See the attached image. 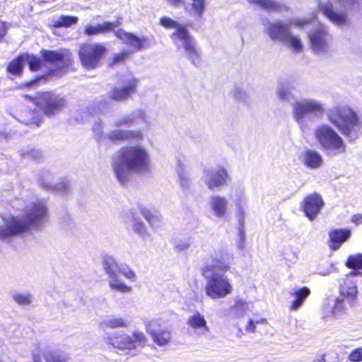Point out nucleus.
Segmentation results:
<instances>
[{
  "instance_id": "obj_9",
  "label": "nucleus",
  "mask_w": 362,
  "mask_h": 362,
  "mask_svg": "<svg viewBox=\"0 0 362 362\" xmlns=\"http://www.w3.org/2000/svg\"><path fill=\"white\" fill-rule=\"evenodd\" d=\"M106 51V47L100 43H83L81 45L78 56L81 65L86 69H95Z\"/></svg>"
},
{
  "instance_id": "obj_20",
  "label": "nucleus",
  "mask_w": 362,
  "mask_h": 362,
  "mask_svg": "<svg viewBox=\"0 0 362 362\" xmlns=\"http://www.w3.org/2000/svg\"><path fill=\"white\" fill-rule=\"evenodd\" d=\"M132 124L141 126L143 129H148L150 124L149 117L144 110H136L117 119L114 122V125L117 127Z\"/></svg>"
},
{
  "instance_id": "obj_30",
  "label": "nucleus",
  "mask_w": 362,
  "mask_h": 362,
  "mask_svg": "<svg viewBox=\"0 0 362 362\" xmlns=\"http://www.w3.org/2000/svg\"><path fill=\"white\" fill-rule=\"evenodd\" d=\"M126 223L136 234L143 239L150 238L151 234L148 231L144 222L134 214L131 215L126 220Z\"/></svg>"
},
{
  "instance_id": "obj_48",
  "label": "nucleus",
  "mask_w": 362,
  "mask_h": 362,
  "mask_svg": "<svg viewBox=\"0 0 362 362\" xmlns=\"http://www.w3.org/2000/svg\"><path fill=\"white\" fill-rule=\"evenodd\" d=\"M23 158H30L31 160H38L42 158V153L34 148L23 150L21 153Z\"/></svg>"
},
{
  "instance_id": "obj_53",
  "label": "nucleus",
  "mask_w": 362,
  "mask_h": 362,
  "mask_svg": "<svg viewBox=\"0 0 362 362\" xmlns=\"http://www.w3.org/2000/svg\"><path fill=\"white\" fill-rule=\"evenodd\" d=\"M45 188L47 189H55L58 192H63L67 190L69 186L67 182H62L59 184L55 185L54 186H52V185H45L43 184Z\"/></svg>"
},
{
  "instance_id": "obj_10",
  "label": "nucleus",
  "mask_w": 362,
  "mask_h": 362,
  "mask_svg": "<svg viewBox=\"0 0 362 362\" xmlns=\"http://www.w3.org/2000/svg\"><path fill=\"white\" fill-rule=\"evenodd\" d=\"M325 112L322 103L313 99H302L296 101L292 106V113L295 121L303 124L308 115H321Z\"/></svg>"
},
{
  "instance_id": "obj_58",
  "label": "nucleus",
  "mask_w": 362,
  "mask_h": 362,
  "mask_svg": "<svg viewBox=\"0 0 362 362\" xmlns=\"http://www.w3.org/2000/svg\"><path fill=\"white\" fill-rule=\"evenodd\" d=\"M6 33V28L5 23L0 21V40L4 37Z\"/></svg>"
},
{
  "instance_id": "obj_23",
  "label": "nucleus",
  "mask_w": 362,
  "mask_h": 362,
  "mask_svg": "<svg viewBox=\"0 0 362 362\" xmlns=\"http://www.w3.org/2000/svg\"><path fill=\"white\" fill-rule=\"evenodd\" d=\"M324 202L320 195L314 193L305 197L303 202V209L305 216L310 221H313L320 212Z\"/></svg>"
},
{
  "instance_id": "obj_13",
  "label": "nucleus",
  "mask_w": 362,
  "mask_h": 362,
  "mask_svg": "<svg viewBox=\"0 0 362 362\" xmlns=\"http://www.w3.org/2000/svg\"><path fill=\"white\" fill-rule=\"evenodd\" d=\"M145 328L152 341L158 346H166L171 340V332L168 322L161 318L153 319L145 322Z\"/></svg>"
},
{
  "instance_id": "obj_12",
  "label": "nucleus",
  "mask_w": 362,
  "mask_h": 362,
  "mask_svg": "<svg viewBox=\"0 0 362 362\" xmlns=\"http://www.w3.org/2000/svg\"><path fill=\"white\" fill-rule=\"evenodd\" d=\"M36 104L48 117L59 113L66 106V100L64 96L53 92H45L39 94Z\"/></svg>"
},
{
  "instance_id": "obj_26",
  "label": "nucleus",
  "mask_w": 362,
  "mask_h": 362,
  "mask_svg": "<svg viewBox=\"0 0 362 362\" xmlns=\"http://www.w3.org/2000/svg\"><path fill=\"white\" fill-rule=\"evenodd\" d=\"M234 262V256L232 252L228 250H221L218 255L213 259L212 264H208L206 266H213L214 271L225 274L230 271L231 265Z\"/></svg>"
},
{
  "instance_id": "obj_1",
  "label": "nucleus",
  "mask_w": 362,
  "mask_h": 362,
  "mask_svg": "<svg viewBox=\"0 0 362 362\" xmlns=\"http://www.w3.org/2000/svg\"><path fill=\"white\" fill-rule=\"evenodd\" d=\"M48 220V211L44 202L32 204L24 216L3 217L0 225V240L9 242L13 238L23 236L32 230L40 229Z\"/></svg>"
},
{
  "instance_id": "obj_32",
  "label": "nucleus",
  "mask_w": 362,
  "mask_h": 362,
  "mask_svg": "<svg viewBox=\"0 0 362 362\" xmlns=\"http://www.w3.org/2000/svg\"><path fill=\"white\" fill-rule=\"evenodd\" d=\"M351 232L349 229H335L329 233L330 240V247L332 250H337L343 243L351 236Z\"/></svg>"
},
{
  "instance_id": "obj_6",
  "label": "nucleus",
  "mask_w": 362,
  "mask_h": 362,
  "mask_svg": "<svg viewBox=\"0 0 362 362\" xmlns=\"http://www.w3.org/2000/svg\"><path fill=\"white\" fill-rule=\"evenodd\" d=\"M314 137L320 148L329 156L346 152V145L340 135L328 124L320 125L314 131Z\"/></svg>"
},
{
  "instance_id": "obj_16",
  "label": "nucleus",
  "mask_w": 362,
  "mask_h": 362,
  "mask_svg": "<svg viewBox=\"0 0 362 362\" xmlns=\"http://www.w3.org/2000/svg\"><path fill=\"white\" fill-rule=\"evenodd\" d=\"M310 48L317 54H325L329 51L331 36L327 28L319 23L308 33Z\"/></svg>"
},
{
  "instance_id": "obj_62",
  "label": "nucleus",
  "mask_w": 362,
  "mask_h": 362,
  "mask_svg": "<svg viewBox=\"0 0 362 362\" xmlns=\"http://www.w3.org/2000/svg\"><path fill=\"white\" fill-rule=\"evenodd\" d=\"M255 323L256 325H259V324L266 325V324H267V320L265 318L257 319V320H255Z\"/></svg>"
},
{
  "instance_id": "obj_29",
  "label": "nucleus",
  "mask_w": 362,
  "mask_h": 362,
  "mask_svg": "<svg viewBox=\"0 0 362 362\" xmlns=\"http://www.w3.org/2000/svg\"><path fill=\"white\" fill-rule=\"evenodd\" d=\"M119 25V21L116 22H104L103 23L92 25L87 24L84 27V33L87 36H93L101 34H106L112 31Z\"/></svg>"
},
{
  "instance_id": "obj_54",
  "label": "nucleus",
  "mask_w": 362,
  "mask_h": 362,
  "mask_svg": "<svg viewBox=\"0 0 362 362\" xmlns=\"http://www.w3.org/2000/svg\"><path fill=\"white\" fill-rule=\"evenodd\" d=\"M233 98L239 101H245L247 100L246 92L240 88L234 89L233 93Z\"/></svg>"
},
{
  "instance_id": "obj_5",
  "label": "nucleus",
  "mask_w": 362,
  "mask_h": 362,
  "mask_svg": "<svg viewBox=\"0 0 362 362\" xmlns=\"http://www.w3.org/2000/svg\"><path fill=\"white\" fill-rule=\"evenodd\" d=\"M213 269V266H205L202 271L206 280L205 293L212 300L224 298L233 293V284L225 274Z\"/></svg>"
},
{
  "instance_id": "obj_52",
  "label": "nucleus",
  "mask_w": 362,
  "mask_h": 362,
  "mask_svg": "<svg viewBox=\"0 0 362 362\" xmlns=\"http://www.w3.org/2000/svg\"><path fill=\"white\" fill-rule=\"evenodd\" d=\"M132 52L129 51H122L119 54H115L112 57V64H115L119 62H122L124 61L126 59L129 57L131 54Z\"/></svg>"
},
{
  "instance_id": "obj_45",
  "label": "nucleus",
  "mask_w": 362,
  "mask_h": 362,
  "mask_svg": "<svg viewBox=\"0 0 362 362\" xmlns=\"http://www.w3.org/2000/svg\"><path fill=\"white\" fill-rule=\"evenodd\" d=\"M346 265L350 269L362 270V254L357 253L349 255L347 258Z\"/></svg>"
},
{
  "instance_id": "obj_18",
  "label": "nucleus",
  "mask_w": 362,
  "mask_h": 362,
  "mask_svg": "<svg viewBox=\"0 0 362 362\" xmlns=\"http://www.w3.org/2000/svg\"><path fill=\"white\" fill-rule=\"evenodd\" d=\"M28 64L31 71H37L42 66V61L33 55L28 54L20 55L14 59L8 66V71L14 76H18L22 73L23 67Z\"/></svg>"
},
{
  "instance_id": "obj_50",
  "label": "nucleus",
  "mask_w": 362,
  "mask_h": 362,
  "mask_svg": "<svg viewBox=\"0 0 362 362\" xmlns=\"http://www.w3.org/2000/svg\"><path fill=\"white\" fill-rule=\"evenodd\" d=\"M177 176H178V179H179V183H180V185L182 187V189L183 190L189 189L191 186L192 181L189 176L188 173H185V174H181Z\"/></svg>"
},
{
  "instance_id": "obj_64",
  "label": "nucleus",
  "mask_w": 362,
  "mask_h": 362,
  "mask_svg": "<svg viewBox=\"0 0 362 362\" xmlns=\"http://www.w3.org/2000/svg\"><path fill=\"white\" fill-rule=\"evenodd\" d=\"M40 78H36L35 80H33V81H31L28 83H26V86H30L35 83H36V82L39 80Z\"/></svg>"
},
{
  "instance_id": "obj_35",
  "label": "nucleus",
  "mask_w": 362,
  "mask_h": 362,
  "mask_svg": "<svg viewBox=\"0 0 362 362\" xmlns=\"http://www.w3.org/2000/svg\"><path fill=\"white\" fill-rule=\"evenodd\" d=\"M250 303L242 298H235V303L229 309V314L233 318L243 317L250 310Z\"/></svg>"
},
{
  "instance_id": "obj_61",
  "label": "nucleus",
  "mask_w": 362,
  "mask_h": 362,
  "mask_svg": "<svg viewBox=\"0 0 362 362\" xmlns=\"http://www.w3.org/2000/svg\"><path fill=\"white\" fill-rule=\"evenodd\" d=\"M167 2L174 6H177L183 2V0H167Z\"/></svg>"
},
{
  "instance_id": "obj_37",
  "label": "nucleus",
  "mask_w": 362,
  "mask_h": 362,
  "mask_svg": "<svg viewBox=\"0 0 362 362\" xmlns=\"http://www.w3.org/2000/svg\"><path fill=\"white\" fill-rule=\"evenodd\" d=\"M259 6L267 12L281 13L288 11L287 5L280 0H262Z\"/></svg>"
},
{
  "instance_id": "obj_55",
  "label": "nucleus",
  "mask_w": 362,
  "mask_h": 362,
  "mask_svg": "<svg viewBox=\"0 0 362 362\" xmlns=\"http://www.w3.org/2000/svg\"><path fill=\"white\" fill-rule=\"evenodd\" d=\"M175 170L177 175L188 173L185 168L184 163L180 159H178L176 162Z\"/></svg>"
},
{
  "instance_id": "obj_8",
  "label": "nucleus",
  "mask_w": 362,
  "mask_h": 362,
  "mask_svg": "<svg viewBox=\"0 0 362 362\" xmlns=\"http://www.w3.org/2000/svg\"><path fill=\"white\" fill-rule=\"evenodd\" d=\"M361 1L362 0H335L334 5L330 2L320 4V8L334 24L337 26H345L349 23V19L344 11H338V5L340 8L343 7L344 10H347L355 7L356 4L359 5Z\"/></svg>"
},
{
  "instance_id": "obj_24",
  "label": "nucleus",
  "mask_w": 362,
  "mask_h": 362,
  "mask_svg": "<svg viewBox=\"0 0 362 362\" xmlns=\"http://www.w3.org/2000/svg\"><path fill=\"white\" fill-rule=\"evenodd\" d=\"M107 138L113 142L124 141H142L144 138L141 129H117L110 132Z\"/></svg>"
},
{
  "instance_id": "obj_31",
  "label": "nucleus",
  "mask_w": 362,
  "mask_h": 362,
  "mask_svg": "<svg viewBox=\"0 0 362 362\" xmlns=\"http://www.w3.org/2000/svg\"><path fill=\"white\" fill-rule=\"evenodd\" d=\"M209 204L215 216L223 218L226 214L228 202L225 197L213 195L210 197Z\"/></svg>"
},
{
  "instance_id": "obj_2",
  "label": "nucleus",
  "mask_w": 362,
  "mask_h": 362,
  "mask_svg": "<svg viewBox=\"0 0 362 362\" xmlns=\"http://www.w3.org/2000/svg\"><path fill=\"white\" fill-rule=\"evenodd\" d=\"M112 168L117 180L125 185L130 175L145 174L151 169V158L147 148L141 145L121 149L112 160Z\"/></svg>"
},
{
  "instance_id": "obj_38",
  "label": "nucleus",
  "mask_w": 362,
  "mask_h": 362,
  "mask_svg": "<svg viewBox=\"0 0 362 362\" xmlns=\"http://www.w3.org/2000/svg\"><path fill=\"white\" fill-rule=\"evenodd\" d=\"M291 294L295 297V299L291 303L290 309L296 310L302 306L307 297L310 294V290L308 287L304 286L295 290Z\"/></svg>"
},
{
  "instance_id": "obj_21",
  "label": "nucleus",
  "mask_w": 362,
  "mask_h": 362,
  "mask_svg": "<svg viewBox=\"0 0 362 362\" xmlns=\"http://www.w3.org/2000/svg\"><path fill=\"white\" fill-rule=\"evenodd\" d=\"M176 35L181 40L177 48L182 47L186 52L187 57L194 65L198 66L201 62V57L196 48L195 40L193 37L189 33H186L184 31L179 32Z\"/></svg>"
},
{
  "instance_id": "obj_63",
  "label": "nucleus",
  "mask_w": 362,
  "mask_h": 362,
  "mask_svg": "<svg viewBox=\"0 0 362 362\" xmlns=\"http://www.w3.org/2000/svg\"><path fill=\"white\" fill-rule=\"evenodd\" d=\"M247 1L251 4H256L258 6L259 5V4L262 1V0H247Z\"/></svg>"
},
{
  "instance_id": "obj_51",
  "label": "nucleus",
  "mask_w": 362,
  "mask_h": 362,
  "mask_svg": "<svg viewBox=\"0 0 362 362\" xmlns=\"http://www.w3.org/2000/svg\"><path fill=\"white\" fill-rule=\"evenodd\" d=\"M348 358L353 362H362V347L353 350L349 354Z\"/></svg>"
},
{
  "instance_id": "obj_17",
  "label": "nucleus",
  "mask_w": 362,
  "mask_h": 362,
  "mask_svg": "<svg viewBox=\"0 0 362 362\" xmlns=\"http://www.w3.org/2000/svg\"><path fill=\"white\" fill-rule=\"evenodd\" d=\"M358 274V272H351L347 275L340 284L339 297L346 300L349 306H354L358 298V288L354 277Z\"/></svg>"
},
{
  "instance_id": "obj_4",
  "label": "nucleus",
  "mask_w": 362,
  "mask_h": 362,
  "mask_svg": "<svg viewBox=\"0 0 362 362\" xmlns=\"http://www.w3.org/2000/svg\"><path fill=\"white\" fill-rule=\"evenodd\" d=\"M329 121L350 140L359 137L362 133V123L354 112L348 107H334L327 114Z\"/></svg>"
},
{
  "instance_id": "obj_7",
  "label": "nucleus",
  "mask_w": 362,
  "mask_h": 362,
  "mask_svg": "<svg viewBox=\"0 0 362 362\" xmlns=\"http://www.w3.org/2000/svg\"><path fill=\"white\" fill-rule=\"evenodd\" d=\"M41 54L43 61L49 66V75L59 76L64 74L71 63V53L68 49H42Z\"/></svg>"
},
{
  "instance_id": "obj_25",
  "label": "nucleus",
  "mask_w": 362,
  "mask_h": 362,
  "mask_svg": "<svg viewBox=\"0 0 362 362\" xmlns=\"http://www.w3.org/2000/svg\"><path fill=\"white\" fill-rule=\"evenodd\" d=\"M40 354H42L46 362H66L69 359L68 355L65 352L44 346L40 348L39 351L33 352V362H40Z\"/></svg>"
},
{
  "instance_id": "obj_40",
  "label": "nucleus",
  "mask_w": 362,
  "mask_h": 362,
  "mask_svg": "<svg viewBox=\"0 0 362 362\" xmlns=\"http://www.w3.org/2000/svg\"><path fill=\"white\" fill-rule=\"evenodd\" d=\"M140 211L153 229L157 228L161 225L163 217L160 213L152 212L146 209H141Z\"/></svg>"
},
{
  "instance_id": "obj_44",
  "label": "nucleus",
  "mask_w": 362,
  "mask_h": 362,
  "mask_svg": "<svg viewBox=\"0 0 362 362\" xmlns=\"http://www.w3.org/2000/svg\"><path fill=\"white\" fill-rule=\"evenodd\" d=\"M13 300L21 306L30 305L33 302V296L30 293H17L12 296Z\"/></svg>"
},
{
  "instance_id": "obj_22",
  "label": "nucleus",
  "mask_w": 362,
  "mask_h": 362,
  "mask_svg": "<svg viewBox=\"0 0 362 362\" xmlns=\"http://www.w3.org/2000/svg\"><path fill=\"white\" fill-rule=\"evenodd\" d=\"M115 35L132 48L130 51L132 53L139 52L150 46V41L148 37L144 36L139 37L133 33H127L122 29L117 30Z\"/></svg>"
},
{
  "instance_id": "obj_3",
  "label": "nucleus",
  "mask_w": 362,
  "mask_h": 362,
  "mask_svg": "<svg viewBox=\"0 0 362 362\" xmlns=\"http://www.w3.org/2000/svg\"><path fill=\"white\" fill-rule=\"evenodd\" d=\"M308 23L304 18H296L287 21L277 20L272 22L267 18H263L261 24L264 32L272 40H276L288 45L294 52L300 53L303 51L301 40L292 34V26L303 28Z\"/></svg>"
},
{
  "instance_id": "obj_39",
  "label": "nucleus",
  "mask_w": 362,
  "mask_h": 362,
  "mask_svg": "<svg viewBox=\"0 0 362 362\" xmlns=\"http://www.w3.org/2000/svg\"><path fill=\"white\" fill-rule=\"evenodd\" d=\"M185 4V9L192 16L201 17L205 10V0H188Z\"/></svg>"
},
{
  "instance_id": "obj_27",
  "label": "nucleus",
  "mask_w": 362,
  "mask_h": 362,
  "mask_svg": "<svg viewBox=\"0 0 362 362\" xmlns=\"http://www.w3.org/2000/svg\"><path fill=\"white\" fill-rule=\"evenodd\" d=\"M188 326L199 336H204L209 332V327L204 316L199 312L193 313L187 319Z\"/></svg>"
},
{
  "instance_id": "obj_49",
  "label": "nucleus",
  "mask_w": 362,
  "mask_h": 362,
  "mask_svg": "<svg viewBox=\"0 0 362 362\" xmlns=\"http://www.w3.org/2000/svg\"><path fill=\"white\" fill-rule=\"evenodd\" d=\"M173 245L177 252L186 251L190 247V242L188 240L178 239L174 241Z\"/></svg>"
},
{
  "instance_id": "obj_36",
  "label": "nucleus",
  "mask_w": 362,
  "mask_h": 362,
  "mask_svg": "<svg viewBox=\"0 0 362 362\" xmlns=\"http://www.w3.org/2000/svg\"><path fill=\"white\" fill-rule=\"evenodd\" d=\"M18 119L25 124H35L38 127L42 122V115L39 111L28 110L19 115Z\"/></svg>"
},
{
  "instance_id": "obj_47",
  "label": "nucleus",
  "mask_w": 362,
  "mask_h": 362,
  "mask_svg": "<svg viewBox=\"0 0 362 362\" xmlns=\"http://www.w3.org/2000/svg\"><path fill=\"white\" fill-rule=\"evenodd\" d=\"M117 272L132 281H135L136 279V273L126 264H119Z\"/></svg>"
},
{
  "instance_id": "obj_43",
  "label": "nucleus",
  "mask_w": 362,
  "mask_h": 362,
  "mask_svg": "<svg viewBox=\"0 0 362 362\" xmlns=\"http://www.w3.org/2000/svg\"><path fill=\"white\" fill-rule=\"evenodd\" d=\"M276 94L278 98L283 102H290L293 98V94L291 91V88L288 84H280L276 89Z\"/></svg>"
},
{
  "instance_id": "obj_42",
  "label": "nucleus",
  "mask_w": 362,
  "mask_h": 362,
  "mask_svg": "<svg viewBox=\"0 0 362 362\" xmlns=\"http://www.w3.org/2000/svg\"><path fill=\"white\" fill-rule=\"evenodd\" d=\"M78 21L77 16H69L62 15L57 18L51 21V25L55 28H69L73 25H76Z\"/></svg>"
},
{
  "instance_id": "obj_46",
  "label": "nucleus",
  "mask_w": 362,
  "mask_h": 362,
  "mask_svg": "<svg viewBox=\"0 0 362 362\" xmlns=\"http://www.w3.org/2000/svg\"><path fill=\"white\" fill-rule=\"evenodd\" d=\"M235 202L238 209L239 221L242 224L245 217L243 206L245 205V197L242 192L237 195Z\"/></svg>"
},
{
  "instance_id": "obj_59",
  "label": "nucleus",
  "mask_w": 362,
  "mask_h": 362,
  "mask_svg": "<svg viewBox=\"0 0 362 362\" xmlns=\"http://www.w3.org/2000/svg\"><path fill=\"white\" fill-rule=\"evenodd\" d=\"M93 129L95 132H96L98 134H100L102 132V126L101 122H97L95 124V125L93 127Z\"/></svg>"
},
{
  "instance_id": "obj_57",
  "label": "nucleus",
  "mask_w": 362,
  "mask_h": 362,
  "mask_svg": "<svg viewBox=\"0 0 362 362\" xmlns=\"http://www.w3.org/2000/svg\"><path fill=\"white\" fill-rule=\"evenodd\" d=\"M351 222L354 223L356 225H360L362 223V214H354L351 216Z\"/></svg>"
},
{
  "instance_id": "obj_19",
  "label": "nucleus",
  "mask_w": 362,
  "mask_h": 362,
  "mask_svg": "<svg viewBox=\"0 0 362 362\" xmlns=\"http://www.w3.org/2000/svg\"><path fill=\"white\" fill-rule=\"evenodd\" d=\"M138 79L132 75L127 76L123 81V85L112 88L110 97L117 102L127 100L131 95L136 93Z\"/></svg>"
},
{
  "instance_id": "obj_15",
  "label": "nucleus",
  "mask_w": 362,
  "mask_h": 362,
  "mask_svg": "<svg viewBox=\"0 0 362 362\" xmlns=\"http://www.w3.org/2000/svg\"><path fill=\"white\" fill-rule=\"evenodd\" d=\"M230 177L227 170L222 165L215 168H205L203 170L202 180L211 192L219 190L227 185Z\"/></svg>"
},
{
  "instance_id": "obj_11",
  "label": "nucleus",
  "mask_w": 362,
  "mask_h": 362,
  "mask_svg": "<svg viewBox=\"0 0 362 362\" xmlns=\"http://www.w3.org/2000/svg\"><path fill=\"white\" fill-rule=\"evenodd\" d=\"M118 267L119 264L112 256H103V267L108 276L110 288L122 293H131L132 291V286H127L117 274Z\"/></svg>"
},
{
  "instance_id": "obj_33",
  "label": "nucleus",
  "mask_w": 362,
  "mask_h": 362,
  "mask_svg": "<svg viewBox=\"0 0 362 362\" xmlns=\"http://www.w3.org/2000/svg\"><path fill=\"white\" fill-rule=\"evenodd\" d=\"M303 164L308 168L317 169L323 163L322 156L314 150H306L303 153Z\"/></svg>"
},
{
  "instance_id": "obj_14",
  "label": "nucleus",
  "mask_w": 362,
  "mask_h": 362,
  "mask_svg": "<svg viewBox=\"0 0 362 362\" xmlns=\"http://www.w3.org/2000/svg\"><path fill=\"white\" fill-rule=\"evenodd\" d=\"M107 340L114 347L119 349L134 350L136 349V344L140 346H144L147 342L146 335L139 330L132 333V336L127 334H112L107 337Z\"/></svg>"
},
{
  "instance_id": "obj_28",
  "label": "nucleus",
  "mask_w": 362,
  "mask_h": 362,
  "mask_svg": "<svg viewBox=\"0 0 362 362\" xmlns=\"http://www.w3.org/2000/svg\"><path fill=\"white\" fill-rule=\"evenodd\" d=\"M348 305L346 299L341 297H337L333 302L332 305L324 306V313L322 317L324 319L329 317H338L345 313Z\"/></svg>"
},
{
  "instance_id": "obj_34",
  "label": "nucleus",
  "mask_w": 362,
  "mask_h": 362,
  "mask_svg": "<svg viewBox=\"0 0 362 362\" xmlns=\"http://www.w3.org/2000/svg\"><path fill=\"white\" fill-rule=\"evenodd\" d=\"M160 23L162 26H163L166 28H175V31L171 35V39L177 47L180 46V42L181 40L178 37H177V35H176V34L179 33V32L180 33V32H183V31L186 33H189L188 30H187V28L185 26L180 25L179 23L173 20L170 18H168V17L161 18L160 20Z\"/></svg>"
},
{
  "instance_id": "obj_60",
  "label": "nucleus",
  "mask_w": 362,
  "mask_h": 362,
  "mask_svg": "<svg viewBox=\"0 0 362 362\" xmlns=\"http://www.w3.org/2000/svg\"><path fill=\"white\" fill-rule=\"evenodd\" d=\"M240 243L238 245V247L240 250H243L244 248V233L243 230H240Z\"/></svg>"
},
{
  "instance_id": "obj_56",
  "label": "nucleus",
  "mask_w": 362,
  "mask_h": 362,
  "mask_svg": "<svg viewBox=\"0 0 362 362\" xmlns=\"http://www.w3.org/2000/svg\"><path fill=\"white\" fill-rule=\"evenodd\" d=\"M245 330L248 332L254 333L256 331V325L255 323V320L250 319L246 327Z\"/></svg>"
},
{
  "instance_id": "obj_41",
  "label": "nucleus",
  "mask_w": 362,
  "mask_h": 362,
  "mask_svg": "<svg viewBox=\"0 0 362 362\" xmlns=\"http://www.w3.org/2000/svg\"><path fill=\"white\" fill-rule=\"evenodd\" d=\"M129 325V323L124 318L112 317L103 320L100 323V327L103 329L107 328H126Z\"/></svg>"
}]
</instances>
